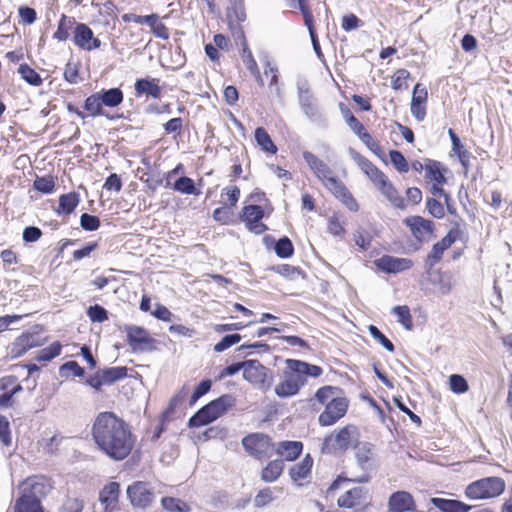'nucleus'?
<instances>
[{
    "mask_svg": "<svg viewBox=\"0 0 512 512\" xmlns=\"http://www.w3.org/2000/svg\"><path fill=\"white\" fill-rule=\"evenodd\" d=\"M389 157L390 161L393 164V166L400 172V173H407L409 171V164L402 152L398 150H390L389 151Z\"/></svg>",
    "mask_w": 512,
    "mask_h": 512,
    "instance_id": "55",
    "label": "nucleus"
},
{
    "mask_svg": "<svg viewBox=\"0 0 512 512\" xmlns=\"http://www.w3.org/2000/svg\"><path fill=\"white\" fill-rule=\"evenodd\" d=\"M276 453L287 461H294L303 451V443L300 441H281L275 449Z\"/></svg>",
    "mask_w": 512,
    "mask_h": 512,
    "instance_id": "26",
    "label": "nucleus"
},
{
    "mask_svg": "<svg viewBox=\"0 0 512 512\" xmlns=\"http://www.w3.org/2000/svg\"><path fill=\"white\" fill-rule=\"evenodd\" d=\"M313 465L312 457L307 454L300 463L295 464L289 470V475L293 481L305 479L310 473Z\"/></svg>",
    "mask_w": 512,
    "mask_h": 512,
    "instance_id": "37",
    "label": "nucleus"
},
{
    "mask_svg": "<svg viewBox=\"0 0 512 512\" xmlns=\"http://www.w3.org/2000/svg\"><path fill=\"white\" fill-rule=\"evenodd\" d=\"M92 438L97 448L113 461H122L132 452L136 437L130 425L114 412L99 413L92 425Z\"/></svg>",
    "mask_w": 512,
    "mask_h": 512,
    "instance_id": "1",
    "label": "nucleus"
},
{
    "mask_svg": "<svg viewBox=\"0 0 512 512\" xmlns=\"http://www.w3.org/2000/svg\"><path fill=\"white\" fill-rule=\"evenodd\" d=\"M127 375L128 368L125 366L100 368L94 374L86 377L85 384L96 392H100L104 385H113L114 383L126 378Z\"/></svg>",
    "mask_w": 512,
    "mask_h": 512,
    "instance_id": "7",
    "label": "nucleus"
},
{
    "mask_svg": "<svg viewBox=\"0 0 512 512\" xmlns=\"http://www.w3.org/2000/svg\"><path fill=\"white\" fill-rule=\"evenodd\" d=\"M378 190L386 197V199L389 202H391V204L394 207L398 209L405 208V202L403 197L400 196L398 190L395 188V186L389 179L386 182L382 183Z\"/></svg>",
    "mask_w": 512,
    "mask_h": 512,
    "instance_id": "32",
    "label": "nucleus"
},
{
    "mask_svg": "<svg viewBox=\"0 0 512 512\" xmlns=\"http://www.w3.org/2000/svg\"><path fill=\"white\" fill-rule=\"evenodd\" d=\"M284 462L282 459L270 461L261 471V480L267 483L276 481L282 474Z\"/></svg>",
    "mask_w": 512,
    "mask_h": 512,
    "instance_id": "33",
    "label": "nucleus"
},
{
    "mask_svg": "<svg viewBox=\"0 0 512 512\" xmlns=\"http://www.w3.org/2000/svg\"><path fill=\"white\" fill-rule=\"evenodd\" d=\"M21 488L22 492L41 502L49 494L53 486L50 479L45 476H33L26 479L22 483Z\"/></svg>",
    "mask_w": 512,
    "mask_h": 512,
    "instance_id": "13",
    "label": "nucleus"
},
{
    "mask_svg": "<svg viewBox=\"0 0 512 512\" xmlns=\"http://www.w3.org/2000/svg\"><path fill=\"white\" fill-rule=\"evenodd\" d=\"M226 16L228 24L242 23L246 20L244 0L229 1Z\"/></svg>",
    "mask_w": 512,
    "mask_h": 512,
    "instance_id": "35",
    "label": "nucleus"
},
{
    "mask_svg": "<svg viewBox=\"0 0 512 512\" xmlns=\"http://www.w3.org/2000/svg\"><path fill=\"white\" fill-rule=\"evenodd\" d=\"M159 80L156 78H140L134 84L136 96L147 95L154 99L161 96V88L158 84Z\"/></svg>",
    "mask_w": 512,
    "mask_h": 512,
    "instance_id": "24",
    "label": "nucleus"
},
{
    "mask_svg": "<svg viewBox=\"0 0 512 512\" xmlns=\"http://www.w3.org/2000/svg\"><path fill=\"white\" fill-rule=\"evenodd\" d=\"M428 98V91L425 86L417 83L414 86L410 111L417 121H423L426 116V102Z\"/></svg>",
    "mask_w": 512,
    "mask_h": 512,
    "instance_id": "19",
    "label": "nucleus"
},
{
    "mask_svg": "<svg viewBox=\"0 0 512 512\" xmlns=\"http://www.w3.org/2000/svg\"><path fill=\"white\" fill-rule=\"evenodd\" d=\"M274 500L273 491L270 487L261 489L254 497V506L263 508Z\"/></svg>",
    "mask_w": 512,
    "mask_h": 512,
    "instance_id": "61",
    "label": "nucleus"
},
{
    "mask_svg": "<svg viewBox=\"0 0 512 512\" xmlns=\"http://www.w3.org/2000/svg\"><path fill=\"white\" fill-rule=\"evenodd\" d=\"M325 186L329 189L333 195L339 199L350 211L356 212L359 209V205L350 191L346 188L342 181L336 176L329 178L328 182H325Z\"/></svg>",
    "mask_w": 512,
    "mask_h": 512,
    "instance_id": "15",
    "label": "nucleus"
},
{
    "mask_svg": "<svg viewBox=\"0 0 512 512\" xmlns=\"http://www.w3.org/2000/svg\"><path fill=\"white\" fill-rule=\"evenodd\" d=\"M505 490V481L496 476L485 477L470 483L465 489V495L469 499L479 500L494 498Z\"/></svg>",
    "mask_w": 512,
    "mask_h": 512,
    "instance_id": "4",
    "label": "nucleus"
},
{
    "mask_svg": "<svg viewBox=\"0 0 512 512\" xmlns=\"http://www.w3.org/2000/svg\"><path fill=\"white\" fill-rule=\"evenodd\" d=\"M368 331L370 335L377 340L387 351L394 352V344L380 331L375 325H369Z\"/></svg>",
    "mask_w": 512,
    "mask_h": 512,
    "instance_id": "59",
    "label": "nucleus"
},
{
    "mask_svg": "<svg viewBox=\"0 0 512 512\" xmlns=\"http://www.w3.org/2000/svg\"><path fill=\"white\" fill-rule=\"evenodd\" d=\"M212 387V380L211 379H203L200 381V383L195 387L191 398H190V404H195L202 396L207 394Z\"/></svg>",
    "mask_w": 512,
    "mask_h": 512,
    "instance_id": "62",
    "label": "nucleus"
},
{
    "mask_svg": "<svg viewBox=\"0 0 512 512\" xmlns=\"http://www.w3.org/2000/svg\"><path fill=\"white\" fill-rule=\"evenodd\" d=\"M340 109L347 125L358 137H360V135L366 131L363 124L353 115L351 110L342 103L340 104Z\"/></svg>",
    "mask_w": 512,
    "mask_h": 512,
    "instance_id": "43",
    "label": "nucleus"
},
{
    "mask_svg": "<svg viewBox=\"0 0 512 512\" xmlns=\"http://www.w3.org/2000/svg\"><path fill=\"white\" fill-rule=\"evenodd\" d=\"M366 492V489L363 487H354L341 495L337 500V504L340 508H354L361 504V500L365 497Z\"/></svg>",
    "mask_w": 512,
    "mask_h": 512,
    "instance_id": "25",
    "label": "nucleus"
},
{
    "mask_svg": "<svg viewBox=\"0 0 512 512\" xmlns=\"http://www.w3.org/2000/svg\"><path fill=\"white\" fill-rule=\"evenodd\" d=\"M426 208L428 213L434 218L441 219L445 216L443 205L435 198H427Z\"/></svg>",
    "mask_w": 512,
    "mask_h": 512,
    "instance_id": "64",
    "label": "nucleus"
},
{
    "mask_svg": "<svg viewBox=\"0 0 512 512\" xmlns=\"http://www.w3.org/2000/svg\"><path fill=\"white\" fill-rule=\"evenodd\" d=\"M236 398L231 394H223L210 401L196 411L188 420V427L197 428L208 425L224 415L235 406Z\"/></svg>",
    "mask_w": 512,
    "mask_h": 512,
    "instance_id": "2",
    "label": "nucleus"
},
{
    "mask_svg": "<svg viewBox=\"0 0 512 512\" xmlns=\"http://www.w3.org/2000/svg\"><path fill=\"white\" fill-rule=\"evenodd\" d=\"M351 158L358 164L361 170L368 175L376 166L366 157L350 147L348 150Z\"/></svg>",
    "mask_w": 512,
    "mask_h": 512,
    "instance_id": "53",
    "label": "nucleus"
},
{
    "mask_svg": "<svg viewBox=\"0 0 512 512\" xmlns=\"http://www.w3.org/2000/svg\"><path fill=\"white\" fill-rule=\"evenodd\" d=\"M241 443L247 454L257 460L272 457L275 450L271 437L260 432L246 435L242 438Z\"/></svg>",
    "mask_w": 512,
    "mask_h": 512,
    "instance_id": "6",
    "label": "nucleus"
},
{
    "mask_svg": "<svg viewBox=\"0 0 512 512\" xmlns=\"http://www.w3.org/2000/svg\"><path fill=\"white\" fill-rule=\"evenodd\" d=\"M392 313L397 316L398 322L406 329L411 330L413 328L412 316L410 309L406 305H398L393 307Z\"/></svg>",
    "mask_w": 512,
    "mask_h": 512,
    "instance_id": "49",
    "label": "nucleus"
},
{
    "mask_svg": "<svg viewBox=\"0 0 512 512\" xmlns=\"http://www.w3.org/2000/svg\"><path fill=\"white\" fill-rule=\"evenodd\" d=\"M264 209L260 205L251 204L246 205L242 208V212L239 215L240 220L244 221L246 225L250 224V221L262 220L264 217Z\"/></svg>",
    "mask_w": 512,
    "mask_h": 512,
    "instance_id": "40",
    "label": "nucleus"
},
{
    "mask_svg": "<svg viewBox=\"0 0 512 512\" xmlns=\"http://www.w3.org/2000/svg\"><path fill=\"white\" fill-rule=\"evenodd\" d=\"M426 177L437 184L443 185L446 183L444 175L445 169H442V164L439 161L427 159L425 164Z\"/></svg>",
    "mask_w": 512,
    "mask_h": 512,
    "instance_id": "36",
    "label": "nucleus"
},
{
    "mask_svg": "<svg viewBox=\"0 0 512 512\" xmlns=\"http://www.w3.org/2000/svg\"><path fill=\"white\" fill-rule=\"evenodd\" d=\"M444 251L445 250L440 245H438V243H435L432 246L430 253L425 259V268L427 272L430 271L438 262H440Z\"/></svg>",
    "mask_w": 512,
    "mask_h": 512,
    "instance_id": "58",
    "label": "nucleus"
},
{
    "mask_svg": "<svg viewBox=\"0 0 512 512\" xmlns=\"http://www.w3.org/2000/svg\"><path fill=\"white\" fill-rule=\"evenodd\" d=\"M242 336L238 333L225 335L217 344L214 345V351L221 353L229 349L233 345L239 343Z\"/></svg>",
    "mask_w": 512,
    "mask_h": 512,
    "instance_id": "54",
    "label": "nucleus"
},
{
    "mask_svg": "<svg viewBox=\"0 0 512 512\" xmlns=\"http://www.w3.org/2000/svg\"><path fill=\"white\" fill-rule=\"evenodd\" d=\"M410 78V72L406 69H398L391 81V86L394 90H403L406 89L408 86L405 83V81Z\"/></svg>",
    "mask_w": 512,
    "mask_h": 512,
    "instance_id": "63",
    "label": "nucleus"
},
{
    "mask_svg": "<svg viewBox=\"0 0 512 512\" xmlns=\"http://www.w3.org/2000/svg\"><path fill=\"white\" fill-rule=\"evenodd\" d=\"M41 345L42 343L37 334L24 332L12 343L10 351L11 358H19L30 349Z\"/></svg>",
    "mask_w": 512,
    "mask_h": 512,
    "instance_id": "20",
    "label": "nucleus"
},
{
    "mask_svg": "<svg viewBox=\"0 0 512 512\" xmlns=\"http://www.w3.org/2000/svg\"><path fill=\"white\" fill-rule=\"evenodd\" d=\"M68 372H72L74 377L82 378L85 376V369L75 360L67 361L59 367V374L62 378H69Z\"/></svg>",
    "mask_w": 512,
    "mask_h": 512,
    "instance_id": "48",
    "label": "nucleus"
},
{
    "mask_svg": "<svg viewBox=\"0 0 512 512\" xmlns=\"http://www.w3.org/2000/svg\"><path fill=\"white\" fill-rule=\"evenodd\" d=\"M62 345L59 341H55L48 347L41 349L36 355L35 359L38 362H49L60 355Z\"/></svg>",
    "mask_w": 512,
    "mask_h": 512,
    "instance_id": "45",
    "label": "nucleus"
},
{
    "mask_svg": "<svg viewBox=\"0 0 512 512\" xmlns=\"http://www.w3.org/2000/svg\"><path fill=\"white\" fill-rule=\"evenodd\" d=\"M348 400L345 397H333L325 406L324 411L319 415L320 426L327 427L335 424L347 412Z\"/></svg>",
    "mask_w": 512,
    "mask_h": 512,
    "instance_id": "11",
    "label": "nucleus"
},
{
    "mask_svg": "<svg viewBox=\"0 0 512 512\" xmlns=\"http://www.w3.org/2000/svg\"><path fill=\"white\" fill-rule=\"evenodd\" d=\"M127 496L134 507L146 508L154 500V493L146 482L137 481L127 488Z\"/></svg>",
    "mask_w": 512,
    "mask_h": 512,
    "instance_id": "12",
    "label": "nucleus"
},
{
    "mask_svg": "<svg viewBox=\"0 0 512 512\" xmlns=\"http://www.w3.org/2000/svg\"><path fill=\"white\" fill-rule=\"evenodd\" d=\"M303 386L301 376L297 372L290 371L286 373L285 379L276 385L275 393L280 398H288L298 394Z\"/></svg>",
    "mask_w": 512,
    "mask_h": 512,
    "instance_id": "18",
    "label": "nucleus"
},
{
    "mask_svg": "<svg viewBox=\"0 0 512 512\" xmlns=\"http://www.w3.org/2000/svg\"><path fill=\"white\" fill-rule=\"evenodd\" d=\"M359 139L366 145V147L374 153L378 158H380L385 164H388L386 155L382 149V147L379 145L378 142L373 140L372 136L367 132H363L362 135H360Z\"/></svg>",
    "mask_w": 512,
    "mask_h": 512,
    "instance_id": "47",
    "label": "nucleus"
},
{
    "mask_svg": "<svg viewBox=\"0 0 512 512\" xmlns=\"http://www.w3.org/2000/svg\"><path fill=\"white\" fill-rule=\"evenodd\" d=\"M79 202L80 195L75 191L62 194L59 197V204L56 209V213L59 215H70L74 212Z\"/></svg>",
    "mask_w": 512,
    "mask_h": 512,
    "instance_id": "29",
    "label": "nucleus"
},
{
    "mask_svg": "<svg viewBox=\"0 0 512 512\" xmlns=\"http://www.w3.org/2000/svg\"><path fill=\"white\" fill-rule=\"evenodd\" d=\"M340 391V388L335 386H323L319 388L315 393V399L320 404H327L333 397H336L335 394Z\"/></svg>",
    "mask_w": 512,
    "mask_h": 512,
    "instance_id": "56",
    "label": "nucleus"
},
{
    "mask_svg": "<svg viewBox=\"0 0 512 512\" xmlns=\"http://www.w3.org/2000/svg\"><path fill=\"white\" fill-rule=\"evenodd\" d=\"M14 512H45V510L38 499L21 492L20 497L15 502Z\"/></svg>",
    "mask_w": 512,
    "mask_h": 512,
    "instance_id": "28",
    "label": "nucleus"
},
{
    "mask_svg": "<svg viewBox=\"0 0 512 512\" xmlns=\"http://www.w3.org/2000/svg\"><path fill=\"white\" fill-rule=\"evenodd\" d=\"M83 108L89 113V115L96 116H105L107 119L113 120L115 117L109 116L103 109V104L100 101V97L98 92L88 96L84 101Z\"/></svg>",
    "mask_w": 512,
    "mask_h": 512,
    "instance_id": "34",
    "label": "nucleus"
},
{
    "mask_svg": "<svg viewBox=\"0 0 512 512\" xmlns=\"http://www.w3.org/2000/svg\"><path fill=\"white\" fill-rule=\"evenodd\" d=\"M286 365L290 371L297 372L301 376L304 385L307 383L308 376L318 378L323 374V369L320 366L301 360L287 359Z\"/></svg>",
    "mask_w": 512,
    "mask_h": 512,
    "instance_id": "21",
    "label": "nucleus"
},
{
    "mask_svg": "<svg viewBox=\"0 0 512 512\" xmlns=\"http://www.w3.org/2000/svg\"><path fill=\"white\" fill-rule=\"evenodd\" d=\"M389 512H416V505L411 493L400 490L392 493L388 499Z\"/></svg>",
    "mask_w": 512,
    "mask_h": 512,
    "instance_id": "17",
    "label": "nucleus"
},
{
    "mask_svg": "<svg viewBox=\"0 0 512 512\" xmlns=\"http://www.w3.org/2000/svg\"><path fill=\"white\" fill-rule=\"evenodd\" d=\"M303 159L305 160L309 168L313 170L317 178L320 179L324 184L325 182H328L329 178L334 177L331 168L312 152L304 151Z\"/></svg>",
    "mask_w": 512,
    "mask_h": 512,
    "instance_id": "22",
    "label": "nucleus"
},
{
    "mask_svg": "<svg viewBox=\"0 0 512 512\" xmlns=\"http://www.w3.org/2000/svg\"><path fill=\"white\" fill-rule=\"evenodd\" d=\"M269 270L283 276L288 280H293L296 276H299L303 273L299 267L290 264L273 265L269 267Z\"/></svg>",
    "mask_w": 512,
    "mask_h": 512,
    "instance_id": "46",
    "label": "nucleus"
},
{
    "mask_svg": "<svg viewBox=\"0 0 512 512\" xmlns=\"http://www.w3.org/2000/svg\"><path fill=\"white\" fill-rule=\"evenodd\" d=\"M430 503L440 512H469L472 509L471 505L456 499L432 497Z\"/></svg>",
    "mask_w": 512,
    "mask_h": 512,
    "instance_id": "23",
    "label": "nucleus"
},
{
    "mask_svg": "<svg viewBox=\"0 0 512 512\" xmlns=\"http://www.w3.org/2000/svg\"><path fill=\"white\" fill-rule=\"evenodd\" d=\"M268 374H271V371L262 365L259 360L244 361L243 378L257 389L264 390L270 387Z\"/></svg>",
    "mask_w": 512,
    "mask_h": 512,
    "instance_id": "10",
    "label": "nucleus"
},
{
    "mask_svg": "<svg viewBox=\"0 0 512 512\" xmlns=\"http://www.w3.org/2000/svg\"><path fill=\"white\" fill-rule=\"evenodd\" d=\"M449 385L452 392L462 394L468 391L467 380L460 374H452L449 377Z\"/></svg>",
    "mask_w": 512,
    "mask_h": 512,
    "instance_id": "57",
    "label": "nucleus"
},
{
    "mask_svg": "<svg viewBox=\"0 0 512 512\" xmlns=\"http://www.w3.org/2000/svg\"><path fill=\"white\" fill-rule=\"evenodd\" d=\"M255 140L259 146L270 154H276L277 146L272 141L270 135L263 127H257L254 132Z\"/></svg>",
    "mask_w": 512,
    "mask_h": 512,
    "instance_id": "39",
    "label": "nucleus"
},
{
    "mask_svg": "<svg viewBox=\"0 0 512 512\" xmlns=\"http://www.w3.org/2000/svg\"><path fill=\"white\" fill-rule=\"evenodd\" d=\"M33 188L40 193L50 194L55 188V181L52 176H37L33 182Z\"/></svg>",
    "mask_w": 512,
    "mask_h": 512,
    "instance_id": "51",
    "label": "nucleus"
},
{
    "mask_svg": "<svg viewBox=\"0 0 512 512\" xmlns=\"http://www.w3.org/2000/svg\"><path fill=\"white\" fill-rule=\"evenodd\" d=\"M127 342L133 352H152L157 349V341L141 326L125 325Z\"/></svg>",
    "mask_w": 512,
    "mask_h": 512,
    "instance_id": "9",
    "label": "nucleus"
},
{
    "mask_svg": "<svg viewBox=\"0 0 512 512\" xmlns=\"http://www.w3.org/2000/svg\"><path fill=\"white\" fill-rule=\"evenodd\" d=\"M100 101L103 106L114 108L120 105L123 101L124 95L120 88L114 87L110 89H102L98 92Z\"/></svg>",
    "mask_w": 512,
    "mask_h": 512,
    "instance_id": "31",
    "label": "nucleus"
},
{
    "mask_svg": "<svg viewBox=\"0 0 512 512\" xmlns=\"http://www.w3.org/2000/svg\"><path fill=\"white\" fill-rule=\"evenodd\" d=\"M86 314L88 318L94 323H103L109 318L108 311L99 304L91 305L87 309Z\"/></svg>",
    "mask_w": 512,
    "mask_h": 512,
    "instance_id": "52",
    "label": "nucleus"
},
{
    "mask_svg": "<svg viewBox=\"0 0 512 512\" xmlns=\"http://www.w3.org/2000/svg\"><path fill=\"white\" fill-rule=\"evenodd\" d=\"M172 188L180 192L182 194L186 195H200L201 191L196 188L195 182L192 178L188 176H181L179 177L174 183Z\"/></svg>",
    "mask_w": 512,
    "mask_h": 512,
    "instance_id": "38",
    "label": "nucleus"
},
{
    "mask_svg": "<svg viewBox=\"0 0 512 512\" xmlns=\"http://www.w3.org/2000/svg\"><path fill=\"white\" fill-rule=\"evenodd\" d=\"M120 493V485L117 482H110L100 491L99 500L105 505L106 512L111 505H115L118 501Z\"/></svg>",
    "mask_w": 512,
    "mask_h": 512,
    "instance_id": "30",
    "label": "nucleus"
},
{
    "mask_svg": "<svg viewBox=\"0 0 512 512\" xmlns=\"http://www.w3.org/2000/svg\"><path fill=\"white\" fill-rule=\"evenodd\" d=\"M353 448L356 464L363 472L362 475L353 478V483H368L378 470L375 446L370 442H357Z\"/></svg>",
    "mask_w": 512,
    "mask_h": 512,
    "instance_id": "3",
    "label": "nucleus"
},
{
    "mask_svg": "<svg viewBox=\"0 0 512 512\" xmlns=\"http://www.w3.org/2000/svg\"><path fill=\"white\" fill-rule=\"evenodd\" d=\"M84 506L83 498L67 496L59 507V512H82Z\"/></svg>",
    "mask_w": 512,
    "mask_h": 512,
    "instance_id": "50",
    "label": "nucleus"
},
{
    "mask_svg": "<svg viewBox=\"0 0 512 512\" xmlns=\"http://www.w3.org/2000/svg\"><path fill=\"white\" fill-rule=\"evenodd\" d=\"M356 431L353 425H347L338 431L327 435L322 442L321 452L323 454L337 455L348 450L351 443V436Z\"/></svg>",
    "mask_w": 512,
    "mask_h": 512,
    "instance_id": "8",
    "label": "nucleus"
},
{
    "mask_svg": "<svg viewBox=\"0 0 512 512\" xmlns=\"http://www.w3.org/2000/svg\"><path fill=\"white\" fill-rule=\"evenodd\" d=\"M273 249L275 254L281 259H287L293 256L294 246L287 236H282L274 242Z\"/></svg>",
    "mask_w": 512,
    "mask_h": 512,
    "instance_id": "41",
    "label": "nucleus"
},
{
    "mask_svg": "<svg viewBox=\"0 0 512 512\" xmlns=\"http://www.w3.org/2000/svg\"><path fill=\"white\" fill-rule=\"evenodd\" d=\"M78 22L74 17L62 14L58 21L57 30L53 34V39L63 42L69 39L71 31L74 33Z\"/></svg>",
    "mask_w": 512,
    "mask_h": 512,
    "instance_id": "27",
    "label": "nucleus"
},
{
    "mask_svg": "<svg viewBox=\"0 0 512 512\" xmlns=\"http://www.w3.org/2000/svg\"><path fill=\"white\" fill-rule=\"evenodd\" d=\"M298 102L305 116L313 123L326 126V118L321 112L317 100L306 80L297 81Z\"/></svg>",
    "mask_w": 512,
    "mask_h": 512,
    "instance_id": "5",
    "label": "nucleus"
},
{
    "mask_svg": "<svg viewBox=\"0 0 512 512\" xmlns=\"http://www.w3.org/2000/svg\"><path fill=\"white\" fill-rule=\"evenodd\" d=\"M73 42L80 49L88 51L98 49L101 46L100 39L94 37L92 29L87 24L79 22L75 27Z\"/></svg>",
    "mask_w": 512,
    "mask_h": 512,
    "instance_id": "14",
    "label": "nucleus"
},
{
    "mask_svg": "<svg viewBox=\"0 0 512 512\" xmlns=\"http://www.w3.org/2000/svg\"><path fill=\"white\" fill-rule=\"evenodd\" d=\"M100 219L98 216L83 213L80 216V226L83 230L93 232L100 227Z\"/></svg>",
    "mask_w": 512,
    "mask_h": 512,
    "instance_id": "60",
    "label": "nucleus"
},
{
    "mask_svg": "<svg viewBox=\"0 0 512 512\" xmlns=\"http://www.w3.org/2000/svg\"><path fill=\"white\" fill-rule=\"evenodd\" d=\"M18 73L21 78L31 86H40L43 82L40 74L26 63L20 64Z\"/></svg>",
    "mask_w": 512,
    "mask_h": 512,
    "instance_id": "42",
    "label": "nucleus"
},
{
    "mask_svg": "<svg viewBox=\"0 0 512 512\" xmlns=\"http://www.w3.org/2000/svg\"><path fill=\"white\" fill-rule=\"evenodd\" d=\"M376 267L387 274H397L409 270L413 261L408 258H398L390 255H383L374 261Z\"/></svg>",
    "mask_w": 512,
    "mask_h": 512,
    "instance_id": "16",
    "label": "nucleus"
},
{
    "mask_svg": "<svg viewBox=\"0 0 512 512\" xmlns=\"http://www.w3.org/2000/svg\"><path fill=\"white\" fill-rule=\"evenodd\" d=\"M162 507L169 512H190L191 508L185 501L174 497H163Z\"/></svg>",
    "mask_w": 512,
    "mask_h": 512,
    "instance_id": "44",
    "label": "nucleus"
}]
</instances>
